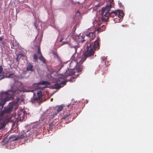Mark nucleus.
<instances>
[{
  "label": "nucleus",
  "instance_id": "nucleus-1",
  "mask_svg": "<svg viewBox=\"0 0 153 153\" xmlns=\"http://www.w3.org/2000/svg\"><path fill=\"white\" fill-rule=\"evenodd\" d=\"M109 3L107 4L105 7L102 8L100 11V14L102 16L100 19H99V21L96 19L94 21V22L99 25L101 24V21L105 22L108 21L109 17H114L115 16H117L120 18H122L124 15L123 12L122 10H116L109 12L111 8V2L113 0H110Z\"/></svg>",
  "mask_w": 153,
  "mask_h": 153
},
{
  "label": "nucleus",
  "instance_id": "nucleus-2",
  "mask_svg": "<svg viewBox=\"0 0 153 153\" xmlns=\"http://www.w3.org/2000/svg\"><path fill=\"white\" fill-rule=\"evenodd\" d=\"M14 95V93L11 91H8L5 92H2L0 96L1 97H5V98H1L0 103V116L2 117V115L5 114H9L12 111L13 108L12 106L4 107L3 110L4 105L5 102L8 101L10 100Z\"/></svg>",
  "mask_w": 153,
  "mask_h": 153
},
{
  "label": "nucleus",
  "instance_id": "nucleus-3",
  "mask_svg": "<svg viewBox=\"0 0 153 153\" xmlns=\"http://www.w3.org/2000/svg\"><path fill=\"white\" fill-rule=\"evenodd\" d=\"M100 41V38H97L94 44L90 43L87 45L86 48L83 52L82 56L79 62L80 64L82 63L87 58L94 56L95 51L99 48Z\"/></svg>",
  "mask_w": 153,
  "mask_h": 153
},
{
  "label": "nucleus",
  "instance_id": "nucleus-4",
  "mask_svg": "<svg viewBox=\"0 0 153 153\" xmlns=\"http://www.w3.org/2000/svg\"><path fill=\"white\" fill-rule=\"evenodd\" d=\"M74 40L77 43V45L74 46L72 47L74 48L75 50V53L76 52L77 49L79 48V43L81 42H83L85 40L84 37L83 38L82 36H75L73 37Z\"/></svg>",
  "mask_w": 153,
  "mask_h": 153
},
{
  "label": "nucleus",
  "instance_id": "nucleus-5",
  "mask_svg": "<svg viewBox=\"0 0 153 153\" xmlns=\"http://www.w3.org/2000/svg\"><path fill=\"white\" fill-rule=\"evenodd\" d=\"M95 32L96 31H95L89 33L84 36V38H85V40H87L85 45H87L88 44H89L90 43H91L90 42H91L95 37Z\"/></svg>",
  "mask_w": 153,
  "mask_h": 153
},
{
  "label": "nucleus",
  "instance_id": "nucleus-6",
  "mask_svg": "<svg viewBox=\"0 0 153 153\" xmlns=\"http://www.w3.org/2000/svg\"><path fill=\"white\" fill-rule=\"evenodd\" d=\"M37 97L34 96L33 98H32L31 101L32 103H34L36 102H39L41 101L42 94L41 91H39L37 92Z\"/></svg>",
  "mask_w": 153,
  "mask_h": 153
},
{
  "label": "nucleus",
  "instance_id": "nucleus-7",
  "mask_svg": "<svg viewBox=\"0 0 153 153\" xmlns=\"http://www.w3.org/2000/svg\"><path fill=\"white\" fill-rule=\"evenodd\" d=\"M24 113L23 111L19 110L18 111L17 117L16 118L18 120H22L24 118Z\"/></svg>",
  "mask_w": 153,
  "mask_h": 153
},
{
  "label": "nucleus",
  "instance_id": "nucleus-8",
  "mask_svg": "<svg viewBox=\"0 0 153 153\" xmlns=\"http://www.w3.org/2000/svg\"><path fill=\"white\" fill-rule=\"evenodd\" d=\"M24 137L23 135H21L16 137L14 135L11 136L10 137L9 140L10 141H14L19 139L22 138Z\"/></svg>",
  "mask_w": 153,
  "mask_h": 153
},
{
  "label": "nucleus",
  "instance_id": "nucleus-9",
  "mask_svg": "<svg viewBox=\"0 0 153 153\" xmlns=\"http://www.w3.org/2000/svg\"><path fill=\"white\" fill-rule=\"evenodd\" d=\"M6 121L2 117L0 116V129L4 128L5 126Z\"/></svg>",
  "mask_w": 153,
  "mask_h": 153
},
{
  "label": "nucleus",
  "instance_id": "nucleus-10",
  "mask_svg": "<svg viewBox=\"0 0 153 153\" xmlns=\"http://www.w3.org/2000/svg\"><path fill=\"white\" fill-rule=\"evenodd\" d=\"M63 116H62L61 120H66L67 119H69V118H71V114L70 113H67L66 111H64L63 112Z\"/></svg>",
  "mask_w": 153,
  "mask_h": 153
},
{
  "label": "nucleus",
  "instance_id": "nucleus-11",
  "mask_svg": "<svg viewBox=\"0 0 153 153\" xmlns=\"http://www.w3.org/2000/svg\"><path fill=\"white\" fill-rule=\"evenodd\" d=\"M63 108V107L62 106H58L55 107V111L53 113V115L55 116L57 114L61 111Z\"/></svg>",
  "mask_w": 153,
  "mask_h": 153
},
{
  "label": "nucleus",
  "instance_id": "nucleus-12",
  "mask_svg": "<svg viewBox=\"0 0 153 153\" xmlns=\"http://www.w3.org/2000/svg\"><path fill=\"white\" fill-rule=\"evenodd\" d=\"M50 84H51L48 81H42V82H40L37 83H35L33 84V85H36V86H38L40 85H50Z\"/></svg>",
  "mask_w": 153,
  "mask_h": 153
},
{
  "label": "nucleus",
  "instance_id": "nucleus-13",
  "mask_svg": "<svg viewBox=\"0 0 153 153\" xmlns=\"http://www.w3.org/2000/svg\"><path fill=\"white\" fill-rule=\"evenodd\" d=\"M33 65L32 63H29L26 68V71H31V72L33 71Z\"/></svg>",
  "mask_w": 153,
  "mask_h": 153
},
{
  "label": "nucleus",
  "instance_id": "nucleus-14",
  "mask_svg": "<svg viewBox=\"0 0 153 153\" xmlns=\"http://www.w3.org/2000/svg\"><path fill=\"white\" fill-rule=\"evenodd\" d=\"M75 73V71L74 70H70L66 72V75L67 76H71Z\"/></svg>",
  "mask_w": 153,
  "mask_h": 153
},
{
  "label": "nucleus",
  "instance_id": "nucleus-15",
  "mask_svg": "<svg viewBox=\"0 0 153 153\" xmlns=\"http://www.w3.org/2000/svg\"><path fill=\"white\" fill-rule=\"evenodd\" d=\"M15 75L14 74H10L8 76H3V77H1L0 78V80L4 78H10V77L13 78L14 77H15Z\"/></svg>",
  "mask_w": 153,
  "mask_h": 153
},
{
  "label": "nucleus",
  "instance_id": "nucleus-16",
  "mask_svg": "<svg viewBox=\"0 0 153 153\" xmlns=\"http://www.w3.org/2000/svg\"><path fill=\"white\" fill-rule=\"evenodd\" d=\"M53 88L55 89H59L61 87V84L59 83H56L54 85Z\"/></svg>",
  "mask_w": 153,
  "mask_h": 153
},
{
  "label": "nucleus",
  "instance_id": "nucleus-17",
  "mask_svg": "<svg viewBox=\"0 0 153 153\" xmlns=\"http://www.w3.org/2000/svg\"><path fill=\"white\" fill-rule=\"evenodd\" d=\"M39 59L42 62L44 63H45V59L43 57L42 55L39 56Z\"/></svg>",
  "mask_w": 153,
  "mask_h": 153
},
{
  "label": "nucleus",
  "instance_id": "nucleus-18",
  "mask_svg": "<svg viewBox=\"0 0 153 153\" xmlns=\"http://www.w3.org/2000/svg\"><path fill=\"white\" fill-rule=\"evenodd\" d=\"M83 67L82 66H78L76 69V71L78 72H81L82 70Z\"/></svg>",
  "mask_w": 153,
  "mask_h": 153
},
{
  "label": "nucleus",
  "instance_id": "nucleus-19",
  "mask_svg": "<svg viewBox=\"0 0 153 153\" xmlns=\"http://www.w3.org/2000/svg\"><path fill=\"white\" fill-rule=\"evenodd\" d=\"M11 48L12 49H14L16 46V43L14 42H11Z\"/></svg>",
  "mask_w": 153,
  "mask_h": 153
},
{
  "label": "nucleus",
  "instance_id": "nucleus-20",
  "mask_svg": "<svg viewBox=\"0 0 153 153\" xmlns=\"http://www.w3.org/2000/svg\"><path fill=\"white\" fill-rule=\"evenodd\" d=\"M38 54L39 56L42 55L41 52L40 47L39 46L38 47Z\"/></svg>",
  "mask_w": 153,
  "mask_h": 153
},
{
  "label": "nucleus",
  "instance_id": "nucleus-21",
  "mask_svg": "<svg viewBox=\"0 0 153 153\" xmlns=\"http://www.w3.org/2000/svg\"><path fill=\"white\" fill-rule=\"evenodd\" d=\"M67 36V38L69 36L68 34L66 33H64L62 35L61 37H62L63 36L65 37V36Z\"/></svg>",
  "mask_w": 153,
  "mask_h": 153
},
{
  "label": "nucleus",
  "instance_id": "nucleus-22",
  "mask_svg": "<svg viewBox=\"0 0 153 153\" xmlns=\"http://www.w3.org/2000/svg\"><path fill=\"white\" fill-rule=\"evenodd\" d=\"M38 58L37 55L36 54H34V55L33 59H34L35 61H37L38 60Z\"/></svg>",
  "mask_w": 153,
  "mask_h": 153
},
{
  "label": "nucleus",
  "instance_id": "nucleus-23",
  "mask_svg": "<svg viewBox=\"0 0 153 153\" xmlns=\"http://www.w3.org/2000/svg\"><path fill=\"white\" fill-rule=\"evenodd\" d=\"M67 36H65V37H61V39L59 40V42H62V40L65 39H67Z\"/></svg>",
  "mask_w": 153,
  "mask_h": 153
},
{
  "label": "nucleus",
  "instance_id": "nucleus-24",
  "mask_svg": "<svg viewBox=\"0 0 153 153\" xmlns=\"http://www.w3.org/2000/svg\"><path fill=\"white\" fill-rule=\"evenodd\" d=\"M49 128H51L53 126V123L52 122L49 125Z\"/></svg>",
  "mask_w": 153,
  "mask_h": 153
},
{
  "label": "nucleus",
  "instance_id": "nucleus-25",
  "mask_svg": "<svg viewBox=\"0 0 153 153\" xmlns=\"http://www.w3.org/2000/svg\"><path fill=\"white\" fill-rule=\"evenodd\" d=\"M114 19H116V20H114L115 21H115H116V22H119V21H120V19H117V17H116V18H114Z\"/></svg>",
  "mask_w": 153,
  "mask_h": 153
},
{
  "label": "nucleus",
  "instance_id": "nucleus-26",
  "mask_svg": "<svg viewBox=\"0 0 153 153\" xmlns=\"http://www.w3.org/2000/svg\"><path fill=\"white\" fill-rule=\"evenodd\" d=\"M53 54L55 55V56H58V54L57 53L55 52L54 51H53Z\"/></svg>",
  "mask_w": 153,
  "mask_h": 153
},
{
  "label": "nucleus",
  "instance_id": "nucleus-27",
  "mask_svg": "<svg viewBox=\"0 0 153 153\" xmlns=\"http://www.w3.org/2000/svg\"><path fill=\"white\" fill-rule=\"evenodd\" d=\"M101 28H100V27H99L97 29V31H99V32H101Z\"/></svg>",
  "mask_w": 153,
  "mask_h": 153
},
{
  "label": "nucleus",
  "instance_id": "nucleus-28",
  "mask_svg": "<svg viewBox=\"0 0 153 153\" xmlns=\"http://www.w3.org/2000/svg\"><path fill=\"white\" fill-rule=\"evenodd\" d=\"M68 42H66V41L64 42H62V45H65V44H68Z\"/></svg>",
  "mask_w": 153,
  "mask_h": 153
},
{
  "label": "nucleus",
  "instance_id": "nucleus-29",
  "mask_svg": "<svg viewBox=\"0 0 153 153\" xmlns=\"http://www.w3.org/2000/svg\"><path fill=\"white\" fill-rule=\"evenodd\" d=\"M79 76V74H78L77 75V76H76V77L72 76L71 78L72 79H74L76 77H78Z\"/></svg>",
  "mask_w": 153,
  "mask_h": 153
},
{
  "label": "nucleus",
  "instance_id": "nucleus-30",
  "mask_svg": "<svg viewBox=\"0 0 153 153\" xmlns=\"http://www.w3.org/2000/svg\"><path fill=\"white\" fill-rule=\"evenodd\" d=\"M72 80V79L71 77L70 79H68L67 80V81H69V82H71Z\"/></svg>",
  "mask_w": 153,
  "mask_h": 153
},
{
  "label": "nucleus",
  "instance_id": "nucleus-31",
  "mask_svg": "<svg viewBox=\"0 0 153 153\" xmlns=\"http://www.w3.org/2000/svg\"><path fill=\"white\" fill-rule=\"evenodd\" d=\"M67 82V81H64L62 82H61V84H62V85H63L64 84H65Z\"/></svg>",
  "mask_w": 153,
  "mask_h": 153
},
{
  "label": "nucleus",
  "instance_id": "nucleus-32",
  "mask_svg": "<svg viewBox=\"0 0 153 153\" xmlns=\"http://www.w3.org/2000/svg\"><path fill=\"white\" fill-rule=\"evenodd\" d=\"M119 5L120 7H123V6H122V4L121 2L119 3Z\"/></svg>",
  "mask_w": 153,
  "mask_h": 153
},
{
  "label": "nucleus",
  "instance_id": "nucleus-33",
  "mask_svg": "<svg viewBox=\"0 0 153 153\" xmlns=\"http://www.w3.org/2000/svg\"><path fill=\"white\" fill-rule=\"evenodd\" d=\"M76 28L75 26H74L73 27V28L72 30H74V31H75V30H76Z\"/></svg>",
  "mask_w": 153,
  "mask_h": 153
},
{
  "label": "nucleus",
  "instance_id": "nucleus-34",
  "mask_svg": "<svg viewBox=\"0 0 153 153\" xmlns=\"http://www.w3.org/2000/svg\"><path fill=\"white\" fill-rule=\"evenodd\" d=\"M3 39V37H0V41H1Z\"/></svg>",
  "mask_w": 153,
  "mask_h": 153
},
{
  "label": "nucleus",
  "instance_id": "nucleus-35",
  "mask_svg": "<svg viewBox=\"0 0 153 153\" xmlns=\"http://www.w3.org/2000/svg\"><path fill=\"white\" fill-rule=\"evenodd\" d=\"M34 25L35 26V27H36L37 26H36V25L35 23H34Z\"/></svg>",
  "mask_w": 153,
  "mask_h": 153
},
{
  "label": "nucleus",
  "instance_id": "nucleus-36",
  "mask_svg": "<svg viewBox=\"0 0 153 153\" xmlns=\"http://www.w3.org/2000/svg\"><path fill=\"white\" fill-rule=\"evenodd\" d=\"M53 98H51V101H53Z\"/></svg>",
  "mask_w": 153,
  "mask_h": 153
},
{
  "label": "nucleus",
  "instance_id": "nucleus-37",
  "mask_svg": "<svg viewBox=\"0 0 153 153\" xmlns=\"http://www.w3.org/2000/svg\"><path fill=\"white\" fill-rule=\"evenodd\" d=\"M71 105L70 104V105H68V107H70V106Z\"/></svg>",
  "mask_w": 153,
  "mask_h": 153
},
{
  "label": "nucleus",
  "instance_id": "nucleus-38",
  "mask_svg": "<svg viewBox=\"0 0 153 153\" xmlns=\"http://www.w3.org/2000/svg\"><path fill=\"white\" fill-rule=\"evenodd\" d=\"M77 13H80V12H79V11H77Z\"/></svg>",
  "mask_w": 153,
  "mask_h": 153
},
{
  "label": "nucleus",
  "instance_id": "nucleus-39",
  "mask_svg": "<svg viewBox=\"0 0 153 153\" xmlns=\"http://www.w3.org/2000/svg\"><path fill=\"white\" fill-rule=\"evenodd\" d=\"M1 33V30H0V33Z\"/></svg>",
  "mask_w": 153,
  "mask_h": 153
}]
</instances>
